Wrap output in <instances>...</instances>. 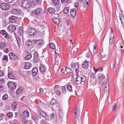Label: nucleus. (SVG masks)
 <instances>
[{"label":"nucleus","instance_id":"nucleus-1","mask_svg":"<svg viewBox=\"0 0 124 124\" xmlns=\"http://www.w3.org/2000/svg\"><path fill=\"white\" fill-rule=\"evenodd\" d=\"M1 9L3 11H7L10 8V6L8 3H3L0 4Z\"/></svg>","mask_w":124,"mask_h":124},{"label":"nucleus","instance_id":"nucleus-2","mask_svg":"<svg viewBox=\"0 0 124 124\" xmlns=\"http://www.w3.org/2000/svg\"><path fill=\"white\" fill-rule=\"evenodd\" d=\"M22 6L24 8H28L31 6L30 2L27 0H24L22 1Z\"/></svg>","mask_w":124,"mask_h":124},{"label":"nucleus","instance_id":"nucleus-3","mask_svg":"<svg viewBox=\"0 0 124 124\" xmlns=\"http://www.w3.org/2000/svg\"><path fill=\"white\" fill-rule=\"evenodd\" d=\"M36 33V31L34 29L29 28L27 31V33L30 36L34 35Z\"/></svg>","mask_w":124,"mask_h":124},{"label":"nucleus","instance_id":"nucleus-4","mask_svg":"<svg viewBox=\"0 0 124 124\" xmlns=\"http://www.w3.org/2000/svg\"><path fill=\"white\" fill-rule=\"evenodd\" d=\"M109 83L108 80H106L105 82L104 88V92L107 95L108 94L109 90Z\"/></svg>","mask_w":124,"mask_h":124},{"label":"nucleus","instance_id":"nucleus-5","mask_svg":"<svg viewBox=\"0 0 124 124\" xmlns=\"http://www.w3.org/2000/svg\"><path fill=\"white\" fill-rule=\"evenodd\" d=\"M0 34L3 36H5L4 37L5 39H9L8 33L4 30H0Z\"/></svg>","mask_w":124,"mask_h":124},{"label":"nucleus","instance_id":"nucleus-6","mask_svg":"<svg viewBox=\"0 0 124 124\" xmlns=\"http://www.w3.org/2000/svg\"><path fill=\"white\" fill-rule=\"evenodd\" d=\"M7 29L10 32L12 33L16 30V27L15 25L10 24L8 27Z\"/></svg>","mask_w":124,"mask_h":124},{"label":"nucleus","instance_id":"nucleus-7","mask_svg":"<svg viewBox=\"0 0 124 124\" xmlns=\"http://www.w3.org/2000/svg\"><path fill=\"white\" fill-rule=\"evenodd\" d=\"M9 87L12 90H14L16 87V86L14 83L13 82H9L8 84Z\"/></svg>","mask_w":124,"mask_h":124},{"label":"nucleus","instance_id":"nucleus-8","mask_svg":"<svg viewBox=\"0 0 124 124\" xmlns=\"http://www.w3.org/2000/svg\"><path fill=\"white\" fill-rule=\"evenodd\" d=\"M9 56L10 59L11 60L15 61L18 59L17 56L13 54L12 52L9 54Z\"/></svg>","mask_w":124,"mask_h":124},{"label":"nucleus","instance_id":"nucleus-9","mask_svg":"<svg viewBox=\"0 0 124 124\" xmlns=\"http://www.w3.org/2000/svg\"><path fill=\"white\" fill-rule=\"evenodd\" d=\"M17 19V17L14 16H12L9 18L10 22L11 23H15L16 22Z\"/></svg>","mask_w":124,"mask_h":124},{"label":"nucleus","instance_id":"nucleus-10","mask_svg":"<svg viewBox=\"0 0 124 124\" xmlns=\"http://www.w3.org/2000/svg\"><path fill=\"white\" fill-rule=\"evenodd\" d=\"M42 9L40 8H36L35 10L32 12L35 15H38L40 14V12H41Z\"/></svg>","mask_w":124,"mask_h":124},{"label":"nucleus","instance_id":"nucleus-11","mask_svg":"<svg viewBox=\"0 0 124 124\" xmlns=\"http://www.w3.org/2000/svg\"><path fill=\"white\" fill-rule=\"evenodd\" d=\"M39 69L40 71L41 72H44L46 70V68L42 64H40L39 66Z\"/></svg>","mask_w":124,"mask_h":124},{"label":"nucleus","instance_id":"nucleus-12","mask_svg":"<svg viewBox=\"0 0 124 124\" xmlns=\"http://www.w3.org/2000/svg\"><path fill=\"white\" fill-rule=\"evenodd\" d=\"M21 13V11L19 9H14L12 10L11 13L14 15H19Z\"/></svg>","mask_w":124,"mask_h":124},{"label":"nucleus","instance_id":"nucleus-13","mask_svg":"<svg viewBox=\"0 0 124 124\" xmlns=\"http://www.w3.org/2000/svg\"><path fill=\"white\" fill-rule=\"evenodd\" d=\"M23 33V28L22 27H19L17 32V34L19 36H21Z\"/></svg>","mask_w":124,"mask_h":124},{"label":"nucleus","instance_id":"nucleus-14","mask_svg":"<svg viewBox=\"0 0 124 124\" xmlns=\"http://www.w3.org/2000/svg\"><path fill=\"white\" fill-rule=\"evenodd\" d=\"M59 118L58 119L59 121H61L63 117V114L62 111L60 109L59 110Z\"/></svg>","mask_w":124,"mask_h":124},{"label":"nucleus","instance_id":"nucleus-15","mask_svg":"<svg viewBox=\"0 0 124 124\" xmlns=\"http://www.w3.org/2000/svg\"><path fill=\"white\" fill-rule=\"evenodd\" d=\"M76 9H71L70 11V14L71 17L74 18L76 14Z\"/></svg>","mask_w":124,"mask_h":124},{"label":"nucleus","instance_id":"nucleus-16","mask_svg":"<svg viewBox=\"0 0 124 124\" xmlns=\"http://www.w3.org/2000/svg\"><path fill=\"white\" fill-rule=\"evenodd\" d=\"M24 69H28L31 67V64L28 62H26L24 63Z\"/></svg>","mask_w":124,"mask_h":124},{"label":"nucleus","instance_id":"nucleus-17","mask_svg":"<svg viewBox=\"0 0 124 124\" xmlns=\"http://www.w3.org/2000/svg\"><path fill=\"white\" fill-rule=\"evenodd\" d=\"M83 68L85 69H87L88 67V62L87 61L84 62L82 64Z\"/></svg>","mask_w":124,"mask_h":124},{"label":"nucleus","instance_id":"nucleus-18","mask_svg":"<svg viewBox=\"0 0 124 124\" xmlns=\"http://www.w3.org/2000/svg\"><path fill=\"white\" fill-rule=\"evenodd\" d=\"M98 78L100 80H103L105 79V77L103 74L100 73L98 75Z\"/></svg>","mask_w":124,"mask_h":124},{"label":"nucleus","instance_id":"nucleus-19","mask_svg":"<svg viewBox=\"0 0 124 124\" xmlns=\"http://www.w3.org/2000/svg\"><path fill=\"white\" fill-rule=\"evenodd\" d=\"M8 78L11 79H15V77L13 73L12 72H8Z\"/></svg>","mask_w":124,"mask_h":124},{"label":"nucleus","instance_id":"nucleus-20","mask_svg":"<svg viewBox=\"0 0 124 124\" xmlns=\"http://www.w3.org/2000/svg\"><path fill=\"white\" fill-rule=\"evenodd\" d=\"M29 113L28 111H26L23 112L22 116L23 117H27L29 116Z\"/></svg>","mask_w":124,"mask_h":124},{"label":"nucleus","instance_id":"nucleus-21","mask_svg":"<svg viewBox=\"0 0 124 124\" xmlns=\"http://www.w3.org/2000/svg\"><path fill=\"white\" fill-rule=\"evenodd\" d=\"M6 45L4 42H1L0 43V48L2 49L6 48Z\"/></svg>","mask_w":124,"mask_h":124},{"label":"nucleus","instance_id":"nucleus-22","mask_svg":"<svg viewBox=\"0 0 124 124\" xmlns=\"http://www.w3.org/2000/svg\"><path fill=\"white\" fill-rule=\"evenodd\" d=\"M38 71V70L37 68L36 67L34 68L32 70V75L33 76H35L36 74H37V73Z\"/></svg>","mask_w":124,"mask_h":124},{"label":"nucleus","instance_id":"nucleus-23","mask_svg":"<svg viewBox=\"0 0 124 124\" xmlns=\"http://www.w3.org/2000/svg\"><path fill=\"white\" fill-rule=\"evenodd\" d=\"M49 12L51 14H54L55 12V10L53 8H49L48 9Z\"/></svg>","mask_w":124,"mask_h":124},{"label":"nucleus","instance_id":"nucleus-24","mask_svg":"<svg viewBox=\"0 0 124 124\" xmlns=\"http://www.w3.org/2000/svg\"><path fill=\"white\" fill-rule=\"evenodd\" d=\"M69 7H68L64 8L63 10V12L64 14H67L69 13Z\"/></svg>","mask_w":124,"mask_h":124},{"label":"nucleus","instance_id":"nucleus-25","mask_svg":"<svg viewBox=\"0 0 124 124\" xmlns=\"http://www.w3.org/2000/svg\"><path fill=\"white\" fill-rule=\"evenodd\" d=\"M53 4L56 6L58 5L60 2V0H51Z\"/></svg>","mask_w":124,"mask_h":124},{"label":"nucleus","instance_id":"nucleus-26","mask_svg":"<svg viewBox=\"0 0 124 124\" xmlns=\"http://www.w3.org/2000/svg\"><path fill=\"white\" fill-rule=\"evenodd\" d=\"M40 115L42 116L43 117H44L46 119H47V120H49V119H48L47 117V116L46 114L44 113L42 111L40 112Z\"/></svg>","mask_w":124,"mask_h":124},{"label":"nucleus","instance_id":"nucleus-27","mask_svg":"<svg viewBox=\"0 0 124 124\" xmlns=\"http://www.w3.org/2000/svg\"><path fill=\"white\" fill-rule=\"evenodd\" d=\"M53 20L54 23L56 24H58L59 23V20L58 18L56 17L54 18L53 19Z\"/></svg>","mask_w":124,"mask_h":124},{"label":"nucleus","instance_id":"nucleus-28","mask_svg":"<svg viewBox=\"0 0 124 124\" xmlns=\"http://www.w3.org/2000/svg\"><path fill=\"white\" fill-rule=\"evenodd\" d=\"M76 83L78 84H80L81 83V78L80 77H78L76 78Z\"/></svg>","mask_w":124,"mask_h":124},{"label":"nucleus","instance_id":"nucleus-29","mask_svg":"<svg viewBox=\"0 0 124 124\" xmlns=\"http://www.w3.org/2000/svg\"><path fill=\"white\" fill-rule=\"evenodd\" d=\"M104 52V50L103 49L102 50V52L100 53V54L102 57L103 58L105 57L106 55V54L108 53V51L106 52V53H105Z\"/></svg>","mask_w":124,"mask_h":124},{"label":"nucleus","instance_id":"nucleus-30","mask_svg":"<svg viewBox=\"0 0 124 124\" xmlns=\"http://www.w3.org/2000/svg\"><path fill=\"white\" fill-rule=\"evenodd\" d=\"M23 91L21 88H19L16 91V93L17 94H20Z\"/></svg>","mask_w":124,"mask_h":124},{"label":"nucleus","instance_id":"nucleus-31","mask_svg":"<svg viewBox=\"0 0 124 124\" xmlns=\"http://www.w3.org/2000/svg\"><path fill=\"white\" fill-rule=\"evenodd\" d=\"M49 46L50 48L53 49H54L55 48V45L53 43H50L49 44Z\"/></svg>","mask_w":124,"mask_h":124},{"label":"nucleus","instance_id":"nucleus-32","mask_svg":"<svg viewBox=\"0 0 124 124\" xmlns=\"http://www.w3.org/2000/svg\"><path fill=\"white\" fill-rule=\"evenodd\" d=\"M120 19L122 24L124 23V17L122 15H120L119 16Z\"/></svg>","mask_w":124,"mask_h":124},{"label":"nucleus","instance_id":"nucleus-33","mask_svg":"<svg viewBox=\"0 0 124 124\" xmlns=\"http://www.w3.org/2000/svg\"><path fill=\"white\" fill-rule=\"evenodd\" d=\"M2 59L3 60L5 61L6 62H8V56L7 55H3L2 58Z\"/></svg>","mask_w":124,"mask_h":124},{"label":"nucleus","instance_id":"nucleus-34","mask_svg":"<svg viewBox=\"0 0 124 124\" xmlns=\"http://www.w3.org/2000/svg\"><path fill=\"white\" fill-rule=\"evenodd\" d=\"M16 40H17L18 46L20 47L21 46L20 39L19 37H18L16 38Z\"/></svg>","mask_w":124,"mask_h":124},{"label":"nucleus","instance_id":"nucleus-35","mask_svg":"<svg viewBox=\"0 0 124 124\" xmlns=\"http://www.w3.org/2000/svg\"><path fill=\"white\" fill-rule=\"evenodd\" d=\"M17 104L15 102H14L13 104H12L11 105V107L12 109H14V110L16 108V106L17 105Z\"/></svg>","mask_w":124,"mask_h":124},{"label":"nucleus","instance_id":"nucleus-36","mask_svg":"<svg viewBox=\"0 0 124 124\" xmlns=\"http://www.w3.org/2000/svg\"><path fill=\"white\" fill-rule=\"evenodd\" d=\"M34 4H37L40 2V0H31Z\"/></svg>","mask_w":124,"mask_h":124},{"label":"nucleus","instance_id":"nucleus-37","mask_svg":"<svg viewBox=\"0 0 124 124\" xmlns=\"http://www.w3.org/2000/svg\"><path fill=\"white\" fill-rule=\"evenodd\" d=\"M67 90L69 92H72V86L70 85H68L67 87Z\"/></svg>","mask_w":124,"mask_h":124},{"label":"nucleus","instance_id":"nucleus-38","mask_svg":"<svg viewBox=\"0 0 124 124\" xmlns=\"http://www.w3.org/2000/svg\"><path fill=\"white\" fill-rule=\"evenodd\" d=\"M22 121L25 124L30 123V121H27L24 118H23L22 119Z\"/></svg>","mask_w":124,"mask_h":124},{"label":"nucleus","instance_id":"nucleus-39","mask_svg":"<svg viewBox=\"0 0 124 124\" xmlns=\"http://www.w3.org/2000/svg\"><path fill=\"white\" fill-rule=\"evenodd\" d=\"M31 57V54H28L25 57V59L26 60H29Z\"/></svg>","mask_w":124,"mask_h":124},{"label":"nucleus","instance_id":"nucleus-40","mask_svg":"<svg viewBox=\"0 0 124 124\" xmlns=\"http://www.w3.org/2000/svg\"><path fill=\"white\" fill-rule=\"evenodd\" d=\"M65 71L67 73H69L72 71L71 69L69 68H66L65 69Z\"/></svg>","mask_w":124,"mask_h":124},{"label":"nucleus","instance_id":"nucleus-41","mask_svg":"<svg viewBox=\"0 0 124 124\" xmlns=\"http://www.w3.org/2000/svg\"><path fill=\"white\" fill-rule=\"evenodd\" d=\"M43 41V40H39L38 41L37 44L39 45L42 46L44 44Z\"/></svg>","mask_w":124,"mask_h":124},{"label":"nucleus","instance_id":"nucleus-42","mask_svg":"<svg viewBox=\"0 0 124 124\" xmlns=\"http://www.w3.org/2000/svg\"><path fill=\"white\" fill-rule=\"evenodd\" d=\"M8 98V96L7 94H5L3 95L2 96V99L4 100L7 99Z\"/></svg>","mask_w":124,"mask_h":124},{"label":"nucleus","instance_id":"nucleus-43","mask_svg":"<svg viewBox=\"0 0 124 124\" xmlns=\"http://www.w3.org/2000/svg\"><path fill=\"white\" fill-rule=\"evenodd\" d=\"M90 76L92 78L96 79V77H95V74L94 73H93V74H92V73H90Z\"/></svg>","mask_w":124,"mask_h":124},{"label":"nucleus","instance_id":"nucleus-44","mask_svg":"<svg viewBox=\"0 0 124 124\" xmlns=\"http://www.w3.org/2000/svg\"><path fill=\"white\" fill-rule=\"evenodd\" d=\"M32 44V42L30 40H29L26 42V44L28 46H31Z\"/></svg>","mask_w":124,"mask_h":124},{"label":"nucleus","instance_id":"nucleus-45","mask_svg":"<svg viewBox=\"0 0 124 124\" xmlns=\"http://www.w3.org/2000/svg\"><path fill=\"white\" fill-rule=\"evenodd\" d=\"M81 81L82 82H84L86 79V77L85 76H83L81 77Z\"/></svg>","mask_w":124,"mask_h":124},{"label":"nucleus","instance_id":"nucleus-46","mask_svg":"<svg viewBox=\"0 0 124 124\" xmlns=\"http://www.w3.org/2000/svg\"><path fill=\"white\" fill-rule=\"evenodd\" d=\"M74 112L75 114V118H76L77 117V108L76 107L75 108L74 111Z\"/></svg>","mask_w":124,"mask_h":124},{"label":"nucleus","instance_id":"nucleus-47","mask_svg":"<svg viewBox=\"0 0 124 124\" xmlns=\"http://www.w3.org/2000/svg\"><path fill=\"white\" fill-rule=\"evenodd\" d=\"M7 116L9 117H12L13 114L11 112H9L7 115Z\"/></svg>","mask_w":124,"mask_h":124},{"label":"nucleus","instance_id":"nucleus-48","mask_svg":"<svg viewBox=\"0 0 124 124\" xmlns=\"http://www.w3.org/2000/svg\"><path fill=\"white\" fill-rule=\"evenodd\" d=\"M39 61V57H34L33 61L34 62L36 63L38 62Z\"/></svg>","mask_w":124,"mask_h":124},{"label":"nucleus","instance_id":"nucleus-49","mask_svg":"<svg viewBox=\"0 0 124 124\" xmlns=\"http://www.w3.org/2000/svg\"><path fill=\"white\" fill-rule=\"evenodd\" d=\"M103 69L101 67L97 69L96 70H95V73H96L97 71H101Z\"/></svg>","mask_w":124,"mask_h":124},{"label":"nucleus","instance_id":"nucleus-50","mask_svg":"<svg viewBox=\"0 0 124 124\" xmlns=\"http://www.w3.org/2000/svg\"><path fill=\"white\" fill-rule=\"evenodd\" d=\"M111 67L114 70H116V66L115 65L114 62H113L112 64L111 65Z\"/></svg>","mask_w":124,"mask_h":124},{"label":"nucleus","instance_id":"nucleus-51","mask_svg":"<svg viewBox=\"0 0 124 124\" xmlns=\"http://www.w3.org/2000/svg\"><path fill=\"white\" fill-rule=\"evenodd\" d=\"M47 77L48 78L50 77L51 75V74L50 71H48L46 74Z\"/></svg>","mask_w":124,"mask_h":124},{"label":"nucleus","instance_id":"nucleus-52","mask_svg":"<svg viewBox=\"0 0 124 124\" xmlns=\"http://www.w3.org/2000/svg\"><path fill=\"white\" fill-rule=\"evenodd\" d=\"M55 92L56 94L58 95H59L61 94V92L60 91L58 90L57 89L55 90Z\"/></svg>","mask_w":124,"mask_h":124},{"label":"nucleus","instance_id":"nucleus-53","mask_svg":"<svg viewBox=\"0 0 124 124\" xmlns=\"http://www.w3.org/2000/svg\"><path fill=\"white\" fill-rule=\"evenodd\" d=\"M78 64H76L75 65L74 67L76 71V72H77V70L78 69Z\"/></svg>","mask_w":124,"mask_h":124},{"label":"nucleus","instance_id":"nucleus-54","mask_svg":"<svg viewBox=\"0 0 124 124\" xmlns=\"http://www.w3.org/2000/svg\"><path fill=\"white\" fill-rule=\"evenodd\" d=\"M50 103L52 105L56 104L55 100H52L50 102Z\"/></svg>","mask_w":124,"mask_h":124},{"label":"nucleus","instance_id":"nucleus-55","mask_svg":"<svg viewBox=\"0 0 124 124\" xmlns=\"http://www.w3.org/2000/svg\"><path fill=\"white\" fill-rule=\"evenodd\" d=\"M116 107V105L115 103H113L112 106V109L113 111H114Z\"/></svg>","mask_w":124,"mask_h":124},{"label":"nucleus","instance_id":"nucleus-56","mask_svg":"<svg viewBox=\"0 0 124 124\" xmlns=\"http://www.w3.org/2000/svg\"><path fill=\"white\" fill-rule=\"evenodd\" d=\"M62 92L63 93H65L66 92V87L64 86L62 88Z\"/></svg>","mask_w":124,"mask_h":124},{"label":"nucleus","instance_id":"nucleus-57","mask_svg":"<svg viewBox=\"0 0 124 124\" xmlns=\"http://www.w3.org/2000/svg\"><path fill=\"white\" fill-rule=\"evenodd\" d=\"M39 57L38 54V52H35L34 54V57Z\"/></svg>","mask_w":124,"mask_h":124},{"label":"nucleus","instance_id":"nucleus-58","mask_svg":"<svg viewBox=\"0 0 124 124\" xmlns=\"http://www.w3.org/2000/svg\"><path fill=\"white\" fill-rule=\"evenodd\" d=\"M14 0H4V1L8 3H10L13 2Z\"/></svg>","mask_w":124,"mask_h":124},{"label":"nucleus","instance_id":"nucleus-59","mask_svg":"<svg viewBox=\"0 0 124 124\" xmlns=\"http://www.w3.org/2000/svg\"><path fill=\"white\" fill-rule=\"evenodd\" d=\"M49 116L50 117V118L51 119H52V118H53L55 116V115L54 113H52L49 115Z\"/></svg>","mask_w":124,"mask_h":124},{"label":"nucleus","instance_id":"nucleus-60","mask_svg":"<svg viewBox=\"0 0 124 124\" xmlns=\"http://www.w3.org/2000/svg\"><path fill=\"white\" fill-rule=\"evenodd\" d=\"M5 81L3 78L0 79V84H3L5 82Z\"/></svg>","mask_w":124,"mask_h":124},{"label":"nucleus","instance_id":"nucleus-61","mask_svg":"<svg viewBox=\"0 0 124 124\" xmlns=\"http://www.w3.org/2000/svg\"><path fill=\"white\" fill-rule=\"evenodd\" d=\"M113 38H112V39L111 38H110L109 39V44L110 45L111 44V45L112 44L113 42Z\"/></svg>","mask_w":124,"mask_h":124},{"label":"nucleus","instance_id":"nucleus-62","mask_svg":"<svg viewBox=\"0 0 124 124\" xmlns=\"http://www.w3.org/2000/svg\"><path fill=\"white\" fill-rule=\"evenodd\" d=\"M99 84L100 85L102 86L104 84L103 81H102V80H100L99 82Z\"/></svg>","mask_w":124,"mask_h":124},{"label":"nucleus","instance_id":"nucleus-63","mask_svg":"<svg viewBox=\"0 0 124 124\" xmlns=\"http://www.w3.org/2000/svg\"><path fill=\"white\" fill-rule=\"evenodd\" d=\"M4 89V87L2 85H0V92L3 91Z\"/></svg>","mask_w":124,"mask_h":124},{"label":"nucleus","instance_id":"nucleus-64","mask_svg":"<svg viewBox=\"0 0 124 124\" xmlns=\"http://www.w3.org/2000/svg\"><path fill=\"white\" fill-rule=\"evenodd\" d=\"M90 3V0H86L85 1V4L88 6Z\"/></svg>","mask_w":124,"mask_h":124}]
</instances>
